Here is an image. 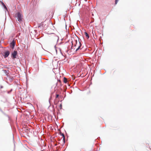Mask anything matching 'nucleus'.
Here are the masks:
<instances>
[{"instance_id": "obj_14", "label": "nucleus", "mask_w": 151, "mask_h": 151, "mask_svg": "<svg viewBox=\"0 0 151 151\" xmlns=\"http://www.w3.org/2000/svg\"><path fill=\"white\" fill-rule=\"evenodd\" d=\"M41 151H44L43 150H42Z\"/></svg>"}, {"instance_id": "obj_9", "label": "nucleus", "mask_w": 151, "mask_h": 151, "mask_svg": "<svg viewBox=\"0 0 151 151\" xmlns=\"http://www.w3.org/2000/svg\"><path fill=\"white\" fill-rule=\"evenodd\" d=\"M119 0H115V4H117L118 2V1Z\"/></svg>"}, {"instance_id": "obj_3", "label": "nucleus", "mask_w": 151, "mask_h": 151, "mask_svg": "<svg viewBox=\"0 0 151 151\" xmlns=\"http://www.w3.org/2000/svg\"><path fill=\"white\" fill-rule=\"evenodd\" d=\"M17 52L16 51H14L12 53V56L13 58L15 59L16 58V55H17Z\"/></svg>"}, {"instance_id": "obj_5", "label": "nucleus", "mask_w": 151, "mask_h": 151, "mask_svg": "<svg viewBox=\"0 0 151 151\" xmlns=\"http://www.w3.org/2000/svg\"><path fill=\"white\" fill-rule=\"evenodd\" d=\"M15 43L14 40H13L10 43V47L13 49L15 46Z\"/></svg>"}, {"instance_id": "obj_1", "label": "nucleus", "mask_w": 151, "mask_h": 151, "mask_svg": "<svg viewBox=\"0 0 151 151\" xmlns=\"http://www.w3.org/2000/svg\"><path fill=\"white\" fill-rule=\"evenodd\" d=\"M72 46L71 48H73L74 50H76L77 51L79 49L81 46V44L79 41H77V40L74 39L72 41Z\"/></svg>"}, {"instance_id": "obj_12", "label": "nucleus", "mask_w": 151, "mask_h": 151, "mask_svg": "<svg viewBox=\"0 0 151 151\" xmlns=\"http://www.w3.org/2000/svg\"><path fill=\"white\" fill-rule=\"evenodd\" d=\"M62 106L61 104H60V106Z\"/></svg>"}, {"instance_id": "obj_7", "label": "nucleus", "mask_w": 151, "mask_h": 151, "mask_svg": "<svg viewBox=\"0 0 151 151\" xmlns=\"http://www.w3.org/2000/svg\"><path fill=\"white\" fill-rule=\"evenodd\" d=\"M63 82L65 83H67V79L65 77H64V78Z\"/></svg>"}, {"instance_id": "obj_2", "label": "nucleus", "mask_w": 151, "mask_h": 151, "mask_svg": "<svg viewBox=\"0 0 151 151\" xmlns=\"http://www.w3.org/2000/svg\"><path fill=\"white\" fill-rule=\"evenodd\" d=\"M16 16L17 17V19L19 22H22L23 19V16L19 12L16 13Z\"/></svg>"}, {"instance_id": "obj_13", "label": "nucleus", "mask_w": 151, "mask_h": 151, "mask_svg": "<svg viewBox=\"0 0 151 151\" xmlns=\"http://www.w3.org/2000/svg\"><path fill=\"white\" fill-rule=\"evenodd\" d=\"M5 6V8H6V7Z\"/></svg>"}, {"instance_id": "obj_4", "label": "nucleus", "mask_w": 151, "mask_h": 151, "mask_svg": "<svg viewBox=\"0 0 151 151\" xmlns=\"http://www.w3.org/2000/svg\"><path fill=\"white\" fill-rule=\"evenodd\" d=\"M10 52L9 51H6L4 52V57L5 58L7 57L9 55Z\"/></svg>"}, {"instance_id": "obj_6", "label": "nucleus", "mask_w": 151, "mask_h": 151, "mask_svg": "<svg viewBox=\"0 0 151 151\" xmlns=\"http://www.w3.org/2000/svg\"><path fill=\"white\" fill-rule=\"evenodd\" d=\"M84 33L86 38L88 39L89 38L88 34L86 32H85Z\"/></svg>"}, {"instance_id": "obj_10", "label": "nucleus", "mask_w": 151, "mask_h": 151, "mask_svg": "<svg viewBox=\"0 0 151 151\" xmlns=\"http://www.w3.org/2000/svg\"><path fill=\"white\" fill-rule=\"evenodd\" d=\"M63 137V141L64 142V143H65V137Z\"/></svg>"}, {"instance_id": "obj_8", "label": "nucleus", "mask_w": 151, "mask_h": 151, "mask_svg": "<svg viewBox=\"0 0 151 151\" xmlns=\"http://www.w3.org/2000/svg\"><path fill=\"white\" fill-rule=\"evenodd\" d=\"M60 135L63 136V137H65L64 134L63 133H61V132H60Z\"/></svg>"}, {"instance_id": "obj_11", "label": "nucleus", "mask_w": 151, "mask_h": 151, "mask_svg": "<svg viewBox=\"0 0 151 151\" xmlns=\"http://www.w3.org/2000/svg\"><path fill=\"white\" fill-rule=\"evenodd\" d=\"M59 96V95L58 94H56V98H57Z\"/></svg>"}]
</instances>
